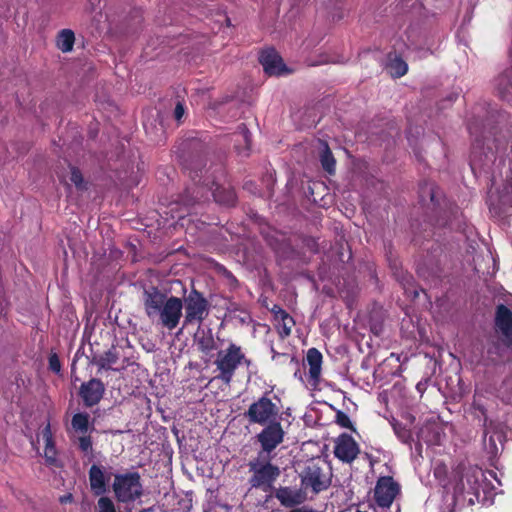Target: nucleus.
Returning a JSON list of instances; mask_svg holds the SVG:
<instances>
[{
	"label": "nucleus",
	"instance_id": "obj_1",
	"mask_svg": "<svg viewBox=\"0 0 512 512\" xmlns=\"http://www.w3.org/2000/svg\"><path fill=\"white\" fill-rule=\"evenodd\" d=\"M469 133L474 136L470 154V167L475 176L485 175L494 185L496 179L502 176L505 166V147H501L496 139H486L480 133L477 121H468Z\"/></svg>",
	"mask_w": 512,
	"mask_h": 512
},
{
	"label": "nucleus",
	"instance_id": "obj_2",
	"mask_svg": "<svg viewBox=\"0 0 512 512\" xmlns=\"http://www.w3.org/2000/svg\"><path fill=\"white\" fill-rule=\"evenodd\" d=\"M190 151L181 155L182 165L184 169L189 171V176L193 180V184L187 187L182 194L178 196L177 203L182 205L187 211L193 206L208 199L209 189L204 185L197 183L200 179L199 172L206 165V152L204 145L199 141H191L188 143Z\"/></svg>",
	"mask_w": 512,
	"mask_h": 512
},
{
	"label": "nucleus",
	"instance_id": "obj_3",
	"mask_svg": "<svg viewBox=\"0 0 512 512\" xmlns=\"http://www.w3.org/2000/svg\"><path fill=\"white\" fill-rule=\"evenodd\" d=\"M143 306L148 318H158L159 323L168 330L175 329L183 315V300L176 296H167L156 286L143 291Z\"/></svg>",
	"mask_w": 512,
	"mask_h": 512
},
{
	"label": "nucleus",
	"instance_id": "obj_4",
	"mask_svg": "<svg viewBox=\"0 0 512 512\" xmlns=\"http://www.w3.org/2000/svg\"><path fill=\"white\" fill-rule=\"evenodd\" d=\"M486 487L483 471L470 467L462 473L454 486V500L463 507H471L477 503L486 505Z\"/></svg>",
	"mask_w": 512,
	"mask_h": 512
},
{
	"label": "nucleus",
	"instance_id": "obj_5",
	"mask_svg": "<svg viewBox=\"0 0 512 512\" xmlns=\"http://www.w3.org/2000/svg\"><path fill=\"white\" fill-rule=\"evenodd\" d=\"M251 473L248 482L251 488L259 489L264 493H272L275 488L274 483L281 474L280 467L271 462L270 456L258 453L256 459L248 463Z\"/></svg>",
	"mask_w": 512,
	"mask_h": 512
},
{
	"label": "nucleus",
	"instance_id": "obj_6",
	"mask_svg": "<svg viewBox=\"0 0 512 512\" xmlns=\"http://www.w3.org/2000/svg\"><path fill=\"white\" fill-rule=\"evenodd\" d=\"M112 489L120 503H131L143 495V485L138 472L115 474Z\"/></svg>",
	"mask_w": 512,
	"mask_h": 512
},
{
	"label": "nucleus",
	"instance_id": "obj_7",
	"mask_svg": "<svg viewBox=\"0 0 512 512\" xmlns=\"http://www.w3.org/2000/svg\"><path fill=\"white\" fill-rule=\"evenodd\" d=\"M240 346L231 342L225 349L217 352L214 364L219 372L215 379L221 380L224 384L229 385L240 366Z\"/></svg>",
	"mask_w": 512,
	"mask_h": 512
},
{
	"label": "nucleus",
	"instance_id": "obj_8",
	"mask_svg": "<svg viewBox=\"0 0 512 512\" xmlns=\"http://www.w3.org/2000/svg\"><path fill=\"white\" fill-rule=\"evenodd\" d=\"M299 476L305 493L310 490L317 495L331 486V473L326 472L322 466L313 461L303 468Z\"/></svg>",
	"mask_w": 512,
	"mask_h": 512
},
{
	"label": "nucleus",
	"instance_id": "obj_9",
	"mask_svg": "<svg viewBox=\"0 0 512 512\" xmlns=\"http://www.w3.org/2000/svg\"><path fill=\"white\" fill-rule=\"evenodd\" d=\"M185 310L183 328L189 324H201L209 314L210 304L204 295L196 288L191 291L183 300Z\"/></svg>",
	"mask_w": 512,
	"mask_h": 512
},
{
	"label": "nucleus",
	"instance_id": "obj_10",
	"mask_svg": "<svg viewBox=\"0 0 512 512\" xmlns=\"http://www.w3.org/2000/svg\"><path fill=\"white\" fill-rule=\"evenodd\" d=\"M280 409L267 393L253 402L245 412V417L250 423L265 425L279 420Z\"/></svg>",
	"mask_w": 512,
	"mask_h": 512
},
{
	"label": "nucleus",
	"instance_id": "obj_11",
	"mask_svg": "<svg viewBox=\"0 0 512 512\" xmlns=\"http://www.w3.org/2000/svg\"><path fill=\"white\" fill-rule=\"evenodd\" d=\"M285 431L279 420L265 424L264 428L256 435L260 444L262 455L270 454L284 441Z\"/></svg>",
	"mask_w": 512,
	"mask_h": 512
},
{
	"label": "nucleus",
	"instance_id": "obj_12",
	"mask_svg": "<svg viewBox=\"0 0 512 512\" xmlns=\"http://www.w3.org/2000/svg\"><path fill=\"white\" fill-rule=\"evenodd\" d=\"M399 491L398 483L391 476L380 477L374 488V500L379 507L388 508Z\"/></svg>",
	"mask_w": 512,
	"mask_h": 512
},
{
	"label": "nucleus",
	"instance_id": "obj_13",
	"mask_svg": "<svg viewBox=\"0 0 512 512\" xmlns=\"http://www.w3.org/2000/svg\"><path fill=\"white\" fill-rule=\"evenodd\" d=\"M359 452V446L351 435L342 433L335 440L334 455L342 462H353L357 458Z\"/></svg>",
	"mask_w": 512,
	"mask_h": 512
},
{
	"label": "nucleus",
	"instance_id": "obj_14",
	"mask_svg": "<svg viewBox=\"0 0 512 512\" xmlns=\"http://www.w3.org/2000/svg\"><path fill=\"white\" fill-rule=\"evenodd\" d=\"M270 496L275 497L283 507L295 508L307 500V493L301 488L296 489L289 486L274 488Z\"/></svg>",
	"mask_w": 512,
	"mask_h": 512
},
{
	"label": "nucleus",
	"instance_id": "obj_15",
	"mask_svg": "<svg viewBox=\"0 0 512 512\" xmlns=\"http://www.w3.org/2000/svg\"><path fill=\"white\" fill-rule=\"evenodd\" d=\"M105 392L104 383L98 378H92L83 382L79 388V396L87 408L97 405L103 398Z\"/></svg>",
	"mask_w": 512,
	"mask_h": 512
},
{
	"label": "nucleus",
	"instance_id": "obj_16",
	"mask_svg": "<svg viewBox=\"0 0 512 512\" xmlns=\"http://www.w3.org/2000/svg\"><path fill=\"white\" fill-rule=\"evenodd\" d=\"M495 328L503 336V342L507 347L512 345V311L504 304L496 306Z\"/></svg>",
	"mask_w": 512,
	"mask_h": 512
},
{
	"label": "nucleus",
	"instance_id": "obj_17",
	"mask_svg": "<svg viewBox=\"0 0 512 512\" xmlns=\"http://www.w3.org/2000/svg\"><path fill=\"white\" fill-rule=\"evenodd\" d=\"M259 61L265 73L270 76L282 75L286 71L282 58L274 48L263 50L259 56Z\"/></svg>",
	"mask_w": 512,
	"mask_h": 512
},
{
	"label": "nucleus",
	"instance_id": "obj_18",
	"mask_svg": "<svg viewBox=\"0 0 512 512\" xmlns=\"http://www.w3.org/2000/svg\"><path fill=\"white\" fill-rule=\"evenodd\" d=\"M88 477L90 489L93 495L102 497V495L108 491L110 475L105 473V468L103 466L93 464L89 469Z\"/></svg>",
	"mask_w": 512,
	"mask_h": 512
},
{
	"label": "nucleus",
	"instance_id": "obj_19",
	"mask_svg": "<svg viewBox=\"0 0 512 512\" xmlns=\"http://www.w3.org/2000/svg\"><path fill=\"white\" fill-rule=\"evenodd\" d=\"M502 356V347L498 340L489 341L484 351L481 354V357L477 361L478 365H482L484 367H489L491 365H496Z\"/></svg>",
	"mask_w": 512,
	"mask_h": 512
},
{
	"label": "nucleus",
	"instance_id": "obj_20",
	"mask_svg": "<svg viewBox=\"0 0 512 512\" xmlns=\"http://www.w3.org/2000/svg\"><path fill=\"white\" fill-rule=\"evenodd\" d=\"M444 436L443 428L437 422L427 423L418 431V438L421 437L429 445H440Z\"/></svg>",
	"mask_w": 512,
	"mask_h": 512
},
{
	"label": "nucleus",
	"instance_id": "obj_21",
	"mask_svg": "<svg viewBox=\"0 0 512 512\" xmlns=\"http://www.w3.org/2000/svg\"><path fill=\"white\" fill-rule=\"evenodd\" d=\"M385 70L393 78H400L407 73V63L396 52H390L387 55Z\"/></svg>",
	"mask_w": 512,
	"mask_h": 512
},
{
	"label": "nucleus",
	"instance_id": "obj_22",
	"mask_svg": "<svg viewBox=\"0 0 512 512\" xmlns=\"http://www.w3.org/2000/svg\"><path fill=\"white\" fill-rule=\"evenodd\" d=\"M411 426H413L412 416L405 418V422L396 421L393 424V429L398 439L404 444H407L410 448L413 442V429Z\"/></svg>",
	"mask_w": 512,
	"mask_h": 512
},
{
	"label": "nucleus",
	"instance_id": "obj_23",
	"mask_svg": "<svg viewBox=\"0 0 512 512\" xmlns=\"http://www.w3.org/2000/svg\"><path fill=\"white\" fill-rule=\"evenodd\" d=\"M306 360L309 365V377L318 380L321 374L323 356L317 348H310L307 351Z\"/></svg>",
	"mask_w": 512,
	"mask_h": 512
},
{
	"label": "nucleus",
	"instance_id": "obj_24",
	"mask_svg": "<svg viewBox=\"0 0 512 512\" xmlns=\"http://www.w3.org/2000/svg\"><path fill=\"white\" fill-rule=\"evenodd\" d=\"M212 195L215 202L227 207L235 206L237 201L236 193L231 187L216 186Z\"/></svg>",
	"mask_w": 512,
	"mask_h": 512
},
{
	"label": "nucleus",
	"instance_id": "obj_25",
	"mask_svg": "<svg viewBox=\"0 0 512 512\" xmlns=\"http://www.w3.org/2000/svg\"><path fill=\"white\" fill-rule=\"evenodd\" d=\"M322 146L320 152V163L324 171L328 174L333 175L336 170V160L332 154V151L326 141H320Z\"/></svg>",
	"mask_w": 512,
	"mask_h": 512
},
{
	"label": "nucleus",
	"instance_id": "obj_26",
	"mask_svg": "<svg viewBox=\"0 0 512 512\" xmlns=\"http://www.w3.org/2000/svg\"><path fill=\"white\" fill-rule=\"evenodd\" d=\"M74 43L75 35L72 30L63 29L58 33L56 44L62 52H70L73 49Z\"/></svg>",
	"mask_w": 512,
	"mask_h": 512
},
{
	"label": "nucleus",
	"instance_id": "obj_27",
	"mask_svg": "<svg viewBox=\"0 0 512 512\" xmlns=\"http://www.w3.org/2000/svg\"><path fill=\"white\" fill-rule=\"evenodd\" d=\"M90 416L86 412H78L73 415L71 426L76 432L87 434L89 431Z\"/></svg>",
	"mask_w": 512,
	"mask_h": 512
},
{
	"label": "nucleus",
	"instance_id": "obj_28",
	"mask_svg": "<svg viewBox=\"0 0 512 512\" xmlns=\"http://www.w3.org/2000/svg\"><path fill=\"white\" fill-rule=\"evenodd\" d=\"M393 268L396 269L394 272L396 279L400 282V284L403 286V289L405 293L412 298L416 297V286L413 283V277L404 275L403 271H399L397 269L396 263H394Z\"/></svg>",
	"mask_w": 512,
	"mask_h": 512
},
{
	"label": "nucleus",
	"instance_id": "obj_29",
	"mask_svg": "<svg viewBox=\"0 0 512 512\" xmlns=\"http://www.w3.org/2000/svg\"><path fill=\"white\" fill-rule=\"evenodd\" d=\"M491 211H494L499 216H507L512 214V193L508 195H502L499 198L497 206L491 205Z\"/></svg>",
	"mask_w": 512,
	"mask_h": 512
},
{
	"label": "nucleus",
	"instance_id": "obj_30",
	"mask_svg": "<svg viewBox=\"0 0 512 512\" xmlns=\"http://www.w3.org/2000/svg\"><path fill=\"white\" fill-rule=\"evenodd\" d=\"M197 347L203 354H209L216 348L215 341L210 330L207 333H203V335L197 339Z\"/></svg>",
	"mask_w": 512,
	"mask_h": 512
},
{
	"label": "nucleus",
	"instance_id": "obj_31",
	"mask_svg": "<svg viewBox=\"0 0 512 512\" xmlns=\"http://www.w3.org/2000/svg\"><path fill=\"white\" fill-rule=\"evenodd\" d=\"M118 358V353L113 347L99 357L97 364L100 368L109 370L112 369V365L117 363Z\"/></svg>",
	"mask_w": 512,
	"mask_h": 512
},
{
	"label": "nucleus",
	"instance_id": "obj_32",
	"mask_svg": "<svg viewBox=\"0 0 512 512\" xmlns=\"http://www.w3.org/2000/svg\"><path fill=\"white\" fill-rule=\"evenodd\" d=\"M78 448L91 461L94 458L93 455V441L90 435L83 434L78 438Z\"/></svg>",
	"mask_w": 512,
	"mask_h": 512
},
{
	"label": "nucleus",
	"instance_id": "obj_33",
	"mask_svg": "<svg viewBox=\"0 0 512 512\" xmlns=\"http://www.w3.org/2000/svg\"><path fill=\"white\" fill-rule=\"evenodd\" d=\"M70 181L75 185L77 190H87V184L84 181L83 175L80 169L75 166H70Z\"/></svg>",
	"mask_w": 512,
	"mask_h": 512
},
{
	"label": "nucleus",
	"instance_id": "obj_34",
	"mask_svg": "<svg viewBox=\"0 0 512 512\" xmlns=\"http://www.w3.org/2000/svg\"><path fill=\"white\" fill-rule=\"evenodd\" d=\"M294 325H295V320L293 319L292 316H290L286 319L283 318L280 322H278L277 329H278V333H279L280 337L284 339V338L290 336Z\"/></svg>",
	"mask_w": 512,
	"mask_h": 512
},
{
	"label": "nucleus",
	"instance_id": "obj_35",
	"mask_svg": "<svg viewBox=\"0 0 512 512\" xmlns=\"http://www.w3.org/2000/svg\"><path fill=\"white\" fill-rule=\"evenodd\" d=\"M238 130H239L238 136H240L245 143V153L244 154L246 156H248L249 151L251 149V133L247 129V127L244 123H242L238 126Z\"/></svg>",
	"mask_w": 512,
	"mask_h": 512
},
{
	"label": "nucleus",
	"instance_id": "obj_36",
	"mask_svg": "<svg viewBox=\"0 0 512 512\" xmlns=\"http://www.w3.org/2000/svg\"><path fill=\"white\" fill-rule=\"evenodd\" d=\"M335 417H336V423L340 427L350 429L353 432L356 431L350 417L345 412L338 410Z\"/></svg>",
	"mask_w": 512,
	"mask_h": 512
},
{
	"label": "nucleus",
	"instance_id": "obj_37",
	"mask_svg": "<svg viewBox=\"0 0 512 512\" xmlns=\"http://www.w3.org/2000/svg\"><path fill=\"white\" fill-rule=\"evenodd\" d=\"M97 504L99 512H116L114 502L109 497H100Z\"/></svg>",
	"mask_w": 512,
	"mask_h": 512
},
{
	"label": "nucleus",
	"instance_id": "obj_38",
	"mask_svg": "<svg viewBox=\"0 0 512 512\" xmlns=\"http://www.w3.org/2000/svg\"><path fill=\"white\" fill-rule=\"evenodd\" d=\"M302 244L307 251L313 254H317L319 252V243L315 237L305 236L302 240Z\"/></svg>",
	"mask_w": 512,
	"mask_h": 512
},
{
	"label": "nucleus",
	"instance_id": "obj_39",
	"mask_svg": "<svg viewBox=\"0 0 512 512\" xmlns=\"http://www.w3.org/2000/svg\"><path fill=\"white\" fill-rule=\"evenodd\" d=\"M44 458L48 465L60 467V463L57 459V450L55 446L53 448L44 449Z\"/></svg>",
	"mask_w": 512,
	"mask_h": 512
},
{
	"label": "nucleus",
	"instance_id": "obj_40",
	"mask_svg": "<svg viewBox=\"0 0 512 512\" xmlns=\"http://www.w3.org/2000/svg\"><path fill=\"white\" fill-rule=\"evenodd\" d=\"M458 98V93L449 92L443 99L437 102V106L439 110L446 109L450 107Z\"/></svg>",
	"mask_w": 512,
	"mask_h": 512
},
{
	"label": "nucleus",
	"instance_id": "obj_41",
	"mask_svg": "<svg viewBox=\"0 0 512 512\" xmlns=\"http://www.w3.org/2000/svg\"><path fill=\"white\" fill-rule=\"evenodd\" d=\"M48 367H49V370H51L52 372H54L56 374L60 373L62 366H61L60 359L56 353H51L49 355Z\"/></svg>",
	"mask_w": 512,
	"mask_h": 512
},
{
	"label": "nucleus",
	"instance_id": "obj_42",
	"mask_svg": "<svg viewBox=\"0 0 512 512\" xmlns=\"http://www.w3.org/2000/svg\"><path fill=\"white\" fill-rule=\"evenodd\" d=\"M271 312L273 313L274 319L277 322H280L283 318L286 319L291 316L286 310H284L279 305H274L273 308L271 309Z\"/></svg>",
	"mask_w": 512,
	"mask_h": 512
},
{
	"label": "nucleus",
	"instance_id": "obj_43",
	"mask_svg": "<svg viewBox=\"0 0 512 512\" xmlns=\"http://www.w3.org/2000/svg\"><path fill=\"white\" fill-rule=\"evenodd\" d=\"M42 435H43V439L45 441L44 449L53 448L55 446V443H54V440L52 437V433H51L49 424L43 429Z\"/></svg>",
	"mask_w": 512,
	"mask_h": 512
},
{
	"label": "nucleus",
	"instance_id": "obj_44",
	"mask_svg": "<svg viewBox=\"0 0 512 512\" xmlns=\"http://www.w3.org/2000/svg\"><path fill=\"white\" fill-rule=\"evenodd\" d=\"M184 114H185V107H184L183 103L177 102L175 109H174L175 120L178 122H181Z\"/></svg>",
	"mask_w": 512,
	"mask_h": 512
},
{
	"label": "nucleus",
	"instance_id": "obj_45",
	"mask_svg": "<svg viewBox=\"0 0 512 512\" xmlns=\"http://www.w3.org/2000/svg\"><path fill=\"white\" fill-rule=\"evenodd\" d=\"M473 407H474V409L478 410L484 416L483 426L486 427L487 421H488L486 408L482 404H479V403H474Z\"/></svg>",
	"mask_w": 512,
	"mask_h": 512
},
{
	"label": "nucleus",
	"instance_id": "obj_46",
	"mask_svg": "<svg viewBox=\"0 0 512 512\" xmlns=\"http://www.w3.org/2000/svg\"><path fill=\"white\" fill-rule=\"evenodd\" d=\"M240 356H241V360H240V366L241 365H245L247 368H249L251 365H252V360L250 358H247L242 347L240 346Z\"/></svg>",
	"mask_w": 512,
	"mask_h": 512
},
{
	"label": "nucleus",
	"instance_id": "obj_47",
	"mask_svg": "<svg viewBox=\"0 0 512 512\" xmlns=\"http://www.w3.org/2000/svg\"><path fill=\"white\" fill-rule=\"evenodd\" d=\"M439 194L440 193H439L438 188H433V187L430 188V199L434 205H439V201L437 200V197Z\"/></svg>",
	"mask_w": 512,
	"mask_h": 512
},
{
	"label": "nucleus",
	"instance_id": "obj_48",
	"mask_svg": "<svg viewBox=\"0 0 512 512\" xmlns=\"http://www.w3.org/2000/svg\"><path fill=\"white\" fill-rule=\"evenodd\" d=\"M289 512H319V511H316V510L306 507V506H302V507H295V508L291 509Z\"/></svg>",
	"mask_w": 512,
	"mask_h": 512
},
{
	"label": "nucleus",
	"instance_id": "obj_49",
	"mask_svg": "<svg viewBox=\"0 0 512 512\" xmlns=\"http://www.w3.org/2000/svg\"><path fill=\"white\" fill-rule=\"evenodd\" d=\"M71 498H72V496H71V495L61 497V502L63 503V502H65V501L70 500Z\"/></svg>",
	"mask_w": 512,
	"mask_h": 512
},
{
	"label": "nucleus",
	"instance_id": "obj_50",
	"mask_svg": "<svg viewBox=\"0 0 512 512\" xmlns=\"http://www.w3.org/2000/svg\"><path fill=\"white\" fill-rule=\"evenodd\" d=\"M428 51H430V49L424 51L423 53H421L420 49L418 48L417 50V53H418V57H422L423 55H425Z\"/></svg>",
	"mask_w": 512,
	"mask_h": 512
},
{
	"label": "nucleus",
	"instance_id": "obj_51",
	"mask_svg": "<svg viewBox=\"0 0 512 512\" xmlns=\"http://www.w3.org/2000/svg\"><path fill=\"white\" fill-rule=\"evenodd\" d=\"M153 511H154V508L149 507V508L142 509L140 512H153Z\"/></svg>",
	"mask_w": 512,
	"mask_h": 512
},
{
	"label": "nucleus",
	"instance_id": "obj_52",
	"mask_svg": "<svg viewBox=\"0 0 512 512\" xmlns=\"http://www.w3.org/2000/svg\"><path fill=\"white\" fill-rule=\"evenodd\" d=\"M417 9H418V15L420 14V10L422 9V6H417Z\"/></svg>",
	"mask_w": 512,
	"mask_h": 512
},
{
	"label": "nucleus",
	"instance_id": "obj_53",
	"mask_svg": "<svg viewBox=\"0 0 512 512\" xmlns=\"http://www.w3.org/2000/svg\"><path fill=\"white\" fill-rule=\"evenodd\" d=\"M404 325H405V319L402 320V328H404Z\"/></svg>",
	"mask_w": 512,
	"mask_h": 512
},
{
	"label": "nucleus",
	"instance_id": "obj_54",
	"mask_svg": "<svg viewBox=\"0 0 512 512\" xmlns=\"http://www.w3.org/2000/svg\"><path fill=\"white\" fill-rule=\"evenodd\" d=\"M355 512H366V511H362L360 509H356Z\"/></svg>",
	"mask_w": 512,
	"mask_h": 512
}]
</instances>
